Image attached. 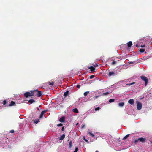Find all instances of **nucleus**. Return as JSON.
I'll list each match as a JSON object with an SVG mask.
<instances>
[{
    "mask_svg": "<svg viewBox=\"0 0 152 152\" xmlns=\"http://www.w3.org/2000/svg\"><path fill=\"white\" fill-rule=\"evenodd\" d=\"M34 92L35 91H32L31 92H27L24 93V95L26 98H28L29 96H32L34 95Z\"/></svg>",
    "mask_w": 152,
    "mask_h": 152,
    "instance_id": "obj_1",
    "label": "nucleus"
},
{
    "mask_svg": "<svg viewBox=\"0 0 152 152\" xmlns=\"http://www.w3.org/2000/svg\"><path fill=\"white\" fill-rule=\"evenodd\" d=\"M146 140V138L143 137L139 138L137 139L133 140V142L135 143L139 141H140V142L143 143L145 142Z\"/></svg>",
    "mask_w": 152,
    "mask_h": 152,
    "instance_id": "obj_2",
    "label": "nucleus"
},
{
    "mask_svg": "<svg viewBox=\"0 0 152 152\" xmlns=\"http://www.w3.org/2000/svg\"><path fill=\"white\" fill-rule=\"evenodd\" d=\"M140 78L142 80L145 82V86H147L148 81V78L146 77L143 75H142L141 76Z\"/></svg>",
    "mask_w": 152,
    "mask_h": 152,
    "instance_id": "obj_3",
    "label": "nucleus"
},
{
    "mask_svg": "<svg viewBox=\"0 0 152 152\" xmlns=\"http://www.w3.org/2000/svg\"><path fill=\"white\" fill-rule=\"evenodd\" d=\"M136 102L137 103V109L138 110H140L141 109L142 107V104L137 101H136Z\"/></svg>",
    "mask_w": 152,
    "mask_h": 152,
    "instance_id": "obj_4",
    "label": "nucleus"
},
{
    "mask_svg": "<svg viewBox=\"0 0 152 152\" xmlns=\"http://www.w3.org/2000/svg\"><path fill=\"white\" fill-rule=\"evenodd\" d=\"M34 91H35V92H37V95L38 97H40L42 95V93L41 91H38V89L36 90H34Z\"/></svg>",
    "mask_w": 152,
    "mask_h": 152,
    "instance_id": "obj_5",
    "label": "nucleus"
},
{
    "mask_svg": "<svg viewBox=\"0 0 152 152\" xmlns=\"http://www.w3.org/2000/svg\"><path fill=\"white\" fill-rule=\"evenodd\" d=\"M7 106H15V103L13 101H12L10 103L9 105H7Z\"/></svg>",
    "mask_w": 152,
    "mask_h": 152,
    "instance_id": "obj_6",
    "label": "nucleus"
},
{
    "mask_svg": "<svg viewBox=\"0 0 152 152\" xmlns=\"http://www.w3.org/2000/svg\"><path fill=\"white\" fill-rule=\"evenodd\" d=\"M47 111V110H45L42 111L40 115L39 116V118H42L43 117V115L45 113H46Z\"/></svg>",
    "mask_w": 152,
    "mask_h": 152,
    "instance_id": "obj_7",
    "label": "nucleus"
},
{
    "mask_svg": "<svg viewBox=\"0 0 152 152\" xmlns=\"http://www.w3.org/2000/svg\"><path fill=\"white\" fill-rule=\"evenodd\" d=\"M128 103L132 105H133L134 103V99H130L128 101Z\"/></svg>",
    "mask_w": 152,
    "mask_h": 152,
    "instance_id": "obj_8",
    "label": "nucleus"
},
{
    "mask_svg": "<svg viewBox=\"0 0 152 152\" xmlns=\"http://www.w3.org/2000/svg\"><path fill=\"white\" fill-rule=\"evenodd\" d=\"M115 75V73L113 72H110L108 73V76L109 77H110L112 76H114Z\"/></svg>",
    "mask_w": 152,
    "mask_h": 152,
    "instance_id": "obj_9",
    "label": "nucleus"
},
{
    "mask_svg": "<svg viewBox=\"0 0 152 152\" xmlns=\"http://www.w3.org/2000/svg\"><path fill=\"white\" fill-rule=\"evenodd\" d=\"M65 117L64 116H62L59 119V121L61 122H64L65 121Z\"/></svg>",
    "mask_w": 152,
    "mask_h": 152,
    "instance_id": "obj_10",
    "label": "nucleus"
},
{
    "mask_svg": "<svg viewBox=\"0 0 152 152\" xmlns=\"http://www.w3.org/2000/svg\"><path fill=\"white\" fill-rule=\"evenodd\" d=\"M88 69H90V70L91 72H93L95 70V68L93 66H91L88 68Z\"/></svg>",
    "mask_w": 152,
    "mask_h": 152,
    "instance_id": "obj_11",
    "label": "nucleus"
},
{
    "mask_svg": "<svg viewBox=\"0 0 152 152\" xmlns=\"http://www.w3.org/2000/svg\"><path fill=\"white\" fill-rule=\"evenodd\" d=\"M127 44L128 47L130 48L132 45V42L129 41L127 43Z\"/></svg>",
    "mask_w": 152,
    "mask_h": 152,
    "instance_id": "obj_12",
    "label": "nucleus"
},
{
    "mask_svg": "<svg viewBox=\"0 0 152 152\" xmlns=\"http://www.w3.org/2000/svg\"><path fill=\"white\" fill-rule=\"evenodd\" d=\"M65 137V135L64 134H63L61 136L59 137V140H63Z\"/></svg>",
    "mask_w": 152,
    "mask_h": 152,
    "instance_id": "obj_13",
    "label": "nucleus"
},
{
    "mask_svg": "<svg viewBox=\"0 0 152 152\" xmlns=\"http://www.w3.org/2000/svg\"><path fill=\"white\" fill-rule=\"evenodd\" d=\"M69 94V91H67L66 92H65L64 94V96L66 97Z\"/></svg>",
    "mask_w": 152,
    "mask_h": 152,
    "instance_id": "obj_14",
    "label": "nucleus"
},
{
    "mask_svg": "<svg viewBox=\"0 0 152 152\" xmlns=\"http://www.w3.org/2000/svg\"><path fill=\"white\" fill-rule=\"evenodd\" d=\"M124 105V103L123 102H120V103H118V105L120 107H123Z\"/></svg>",
    "mask_w": 152,
    "mask_h": 152,
    "instance_id": "obj_15",
    "label": "nucleus"
},
{
    "mask_svg": "<svg viewBox=\"0 0 152 152\" xmlns=\"http://www.w3.org/2000/svg\"><path fill=\"white\" fill-rule=\"evenodd\" d=\"M73 111L75 113H78L79 112L77 108H75L73 110Z\"/></svg>",
    "mask_w": 152,
    "mask_h": 152,
    "instance_id": "obj_16",
    "label": "nucleus"
},
{
    "mask_svg": "<svg viewBox=\"0 0 152 152\" xmlns=\"http://www.w3.org/2000/svg\"><path fill=\"white\" fill-rule=\"evenodd\" d=\"M35 102V100L34 99H30L28 101V102L32 104Z\"/></svg>",
    "mask_w": 152,
    "mask_h": 152,
    "instance_id": "obj_17",
    "label": "nucleus"
},
{
    "mask_svg": "<svg viewBox=\"0 0 152 152\" xmlns=\"http://www.w3.org/2000/svg\"><path fill=\"white\" fill-rule=\"evenodd\" d=\"M88 133L91 136H92V137H94V135L92 134L91 132V131L90 130H88Z\"/></svg>",
    "mask_w": 152,
    "mask_h": 152,
    "instance_id": "obj_18",
    "label": "nucleus"
},
{
    "mask_svg": "<svg viewBox=\"0 0 152 152\" xmlns=\"http://www.w3.org/2000/svg\"><path fill=\"white\" fill-rule=\"evenodd\" d=\"M109 93H110L109 92H106V93H103V94H102V96L107 95L109 94Z\"/></svg>",
    "mask_w": 152,
    "mask_h": 152,
    "instance_id": "obj_19",
    "label": "nucleus"
},
{
    "mask_svg": "<svg viewBox=\"0 0 152 152\" xmlns=\"http://www.w3.org/2000/svg\"><path fill=\"white\" fill-rule=\"evenodd\" d=\"M115 100V99H110L109 101V102L110 103H111L112 102H114Z\"/></svg>",
    "mask_w": 152,
    "mask_h": 152,
    "instance_id": "obj_20",
    "label": "nucleus"
},
{
    "mask_svg": "<svg viewBox=\"0 0 152 152\" xmlns=\"http://www.w3.org/2000/svg\"><path fill=\"white\" fill-rule=\"evenodd\" d=\"M69 148H71L72 146V141H70L69 142Z\"/></svg>",
    "mask_w": 152,
    "mask_h": 152,
    "instance_id": "obj_21",
    "label": "nucleus"
},
{
    "mask_svg": "<svg viewBox=\"0 0 152 152\" xmlns=\"http://www.w3.org/2000/svg\"><path fill=\"white\" fill-rule=\"evenodd\" d=\"M7 102L6 100H4L3 102V104L4 105H5L6 106H7Z\"/></svg>",
    "mask_w": 152,
    "mask_h": 152,
    "instance_id": "obj_22",
    "label": "nucleus"
},
{
    "mask_svg": "<svg viewBox=\"0 0 152 152\" xmlns=\"http://www.w3.org/2000/svg\"><path fill=\"white\" fill-rule=\"evenodd\" d=\"M129 134H127L123 138V140H125L129 136Z\"/></svg>",
    "mask_w": 152,
    "mask_h": 152,
    "instance_id": "obj_23",
    "label": "nucleus"
},
{
    "mask_svg": "<svg viewBox=\"0 0 152 152\" xmlns=\"http://www.w3.org/2000/svg\"><path fill=\"white\" fill-rule=\"evenodd\" d=\"M89 93V91H87L84 92L83 94L84 96H86Z\"/></svg>",
    "mask_w": 152,
    "mask_h": 152,
    "instance_id": "obj_24",
    "label": "nucleus"
},
{
    "mask_svg": "<svg viewBox=\"0 0 152 152\" xmlns=\"http://www.w3.org/2000/svg\"><path fill=\"white\" fill-rule=\"evenodd\" d=\"M145 49H140L139 51L140 52L143 53L145 51Z\"/></svg>",
    "mask_w": 152,
    "mask_h": 152,
    "instance_id": "obj_25",
    "label": "nucleus"
},
{
    "mask_svg": "<svg viewBox=\"0 0 152 152\" xmlns=\"http://www.w3.org/2000/svg\"><path fill=\"white\" fill-rule=\"evenodd\" d=\"M135 83V82H133L132 83H129L128 84H127V85H128L129 86H130L131 85H132L134 84Z\"/></svg>",
    "mask_w": 152,
    "mask_h": 152,
    "instance_id": "obj_26",
    "label": "nucleus"
},
{
    "mask_svg": "<svg viewBox=\"0 0 152 152\" xmlns=\"http://www.w3.org/2000/svg\"><path fill=\"white\" fill-rule=\"evenodd\" d=\"M48 84H49V85L53 86L54 84V83L53 82H49Z\"/></svg>",
    "mask_w": 152,
    "mask_h": 152,
    "instance_id": "obj_27",
    "label": "nucleus"
},
{
    "mask_svg": "<svg viewBox=\"0 0 152 152\" xmlns=\"http://www.w3.org/2000/svg\"><path fill=\"white\" fill-rule=\"evenodd\" d=\"M83 139L85 141H86V142H88V140H87V139H85V136H83Z\"/></svg>",
    "mask_w": 152,
    "mask_h": 152,
    "instance_id": "obj_28",
    "label": "nucleus"
},
{
    "mask_svg": "<svg viewBox=\"0 0 152 152\" xmlns=\"http://www.w3.org/2000/svg\"><path fill=\"white\" fill-rule=\"evenodd\" d=\"M39 121V120L38 119L35 120L34 121V123L35 124H37L38 122Z\"/></svg>",
    "mask_w": 152,
    "mask_h": 152,
    "instance_id": "obj_29",
    "label": "nucleus"
},
{
    "mask_svg": "<svg viewBox=\"0 0 152 152\" xmlns=\"http://www.w3.org/2000/svg\"><path fill=\"white\" fill-rule=\"evenodd\" d=\"M62 126H63V124L61 123H60V124H58L57 125V126L58 127Z\"/></svg>",
    "mask_w": 152,
    "mask_h": 152,
    "instance_id": "obj_30",
    "label": "nucleus"
},
{
    "mask_svg": "<svg viewBox=\"0 0 152 152\" xmlns=\"http://www.w3.org/2000/svg\"><path fill=\"white\" fill-rule=\"evenodd\" d=\"M78 147L75 148V150L73 152H77L78 151Z\"/></svg>",
    "mask_w": 152,
    "mask_h": 152,
    "instance_id": "obj_31",
    "label": "nucleus"
},
{
    "mask_svg": "<svg viewBox=\"0 0 152 152\" xmlns=\"http://www.w3.org/2000/svg\"><path fill=\"white\" fill-rule=\"evenodd\" d=\"M116 63V62L115 61H113L112 63H111V64L112 65H114Z\"/></svg>",
    "mask_w": 152,
    "mask_h": 152,
    "instance_id": "obj_32",
    "label": "nucleus"
},
{
    "mask_svg": "<svg viewBox=\"0 0 152 152\" xmlns=\"http://www.w3.org/2000/svg\"><path fill=\"white\" fill-rule=\"evenodd\" d=\"M95 77V75H91L90 77V79H92L93 78H94Z\"/></svg>",
    "mask_w": 152,
    "mask_h": 152,
    "instance_id": "obj_33",
    "label": "nucleus"
},
{
    "mask_svg": "<svg viewBox=\"0 0 152 152\" xmlns=\"http://www.w3.org/2000/svg\"><path fill=\"white\" fill-rule=\"evenodd\" d=\"M100 108L99 107H97V108H96L95 109V110L96 111H97L100 109Z\"/></svg>",
    "mask_w": 152,
    "mask_h": 152,
    "instance_id": "obj_34",
    "label": "nucleus"
},
{
    "mask_svg": "<svg viewBox=\"0 0 152 152\" xmlns=\"http://www.w3.org/2000/svg\"><path fill=\"white\" fill-rule=\"evenodd\" d=\"M99 96H96L93 98V99H96L97 98L99 97Z\"/></svg>",
    "mask_w": 152,
    "mask_h": 152,
    "instance_id": "obj_35",
    "label": "nucleus"
},
{
    "mask_svg": "<svg viewBox=\"0 0 152 152\" xmlns=\"http://www.w3.org/2000/svg\"><path fill=\"white\" fill-rule=\"evenodd\" d=\"M93 66L94 67H96L98 66V65L97 64H94L93 65Z\"/></svg>",
    "mask_w": 152,
    "mask_h": 152,
    "instance_id": "obj_36",
    "label": "nucleus"
},
{
    "mask_svg": "<svg viewBox=\"0 0 152 152\" xmlns=\"http://www.w3.org/2000/svg\"><path fill=\"white\" fill-rule=\"evenodd\" d=\"M85 126V125L84 124H83L82 125L81 127L82 128H84Z\"/></svg>",
    "mask_w": 152,
    "mask_h": 152,
    "instance_id": "obj_37",
    "label": "nucleus"
},
{
    "mask_svg": "<svg viewBox=\"0 0 152 152\" xmlns=\"http://www.w3.org/2000/svg\"><path fill=\"white\" fill-rule=\"evenodd\" d=\"M14 131L13 130H12L10 131V132L11 133H13L14 132Z\"/></svg>",
    "mask_w": 152,
    "mask_h": 152,
    "instance_id": "obj_38",
    "label": "nucleus"
},
{
    "mask_svg": "<svg viewBox=\"0 0 152 152\" xmlns=\"http://www.w3.org/2000/svg\"><path fill=\"white\" fill-rule=\"evenodd\" d=\"M135 46H136V47H137V48H139V47H140V46H139V45H138L137 44L136 45H135Z\"/></svg>",
    "mask_w": 152,
    "mask_h": 152,
    "instance_id": "obj_39",
    "label": "nucleus"
},
{
    "mask_svg": "<svg viewBox=\"0 0 152 152\" xmlns=\"http://www.w3.org/2000/svg\"><path fill=\"white\" fill-rule=\"evenodd\" d=\"M77 88H78L79 89V88H80V85H78L77 86Z\"/></svg>",
    "mask_w": 152,
    "mask_h": 152,
    "instance_id": "obj_40",
    "label": "nucleus"
},
{
    "mask_svg": "<svg viewBox=\"0 0 152 152\" xmlns=\"http://www.w3.org/2000/svg\"><path fill=\"white\" fill-rule=\"evenodd\" d=\"M145 45H141L140 46V47H141V48H144L145 47Z\"/></svg>",
    "mask_w": 152,
    "mask_h": 152,
    "instance_id": "obj_41",
    "label": "nucleus"
},
{
    "mask_svg": "<svg viewBox=\"0 0 152 152\" xmlns=\"http://www.w3.org/2000/svg\"><path fill=\"white\" fill-rule=\"evenodd\" d=\"M64 126H63L62 128V129H61V130L62 131H64Z\"/></svg>",
    "mask_w": 152,
    "mask_h": 152,
    "instance_id": "obj_42",
    "label": "nucleus"
},
{
    "mask_svg": "<svg viewBox=\"0 0 152 152\" xmlns=\"http://www.w3.org/2000/svg\"><path fill=\"white\" fill-rule=\"evenodd\" d=\"M134 61H133V62H130L129 63L130 64H132L134 63Z\"/></svg>",
    "mask_w": 152,
    "mask_h": 152,
    "instance_id": "obj_43",
    "label": "nucleus"
},
{
    "mask_svg": "<svg viewBox=\"0 0 152 152\" xmlns=\"http://www.w3.org/2000/svg\"><path fill=\"white\" fill-rule=\"evenodd\" d=\"M95 152H99V151H96Z\"/></svg>",
    "mask_w": 152,
    "mask_h": 152,
    "instance_id": "obj_44",
    "label": "nucleus"
},
{
    "mask_svg": "<svg viewBox=\"0 0 152 152\" xmlns=\"http://www.w3.org/2000/svg\"><path fill=\"white\" fill-rule=\"evenodd\" d=\"M78 124V123H77V124H76V125H77Z\"/></svg>",
    "mask_w": 152,
    "mask_h": 152,
    "instance_id": "obj_45",
    "label": "nucleus"
}]
</instances>
